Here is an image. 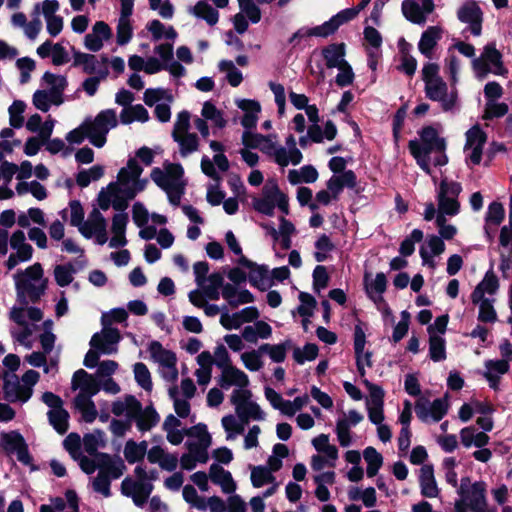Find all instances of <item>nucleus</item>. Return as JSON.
Segmentation results:
<instances>
[{
	"instance_id": "de8ad7c7",
	"label": "nucleus",
	"mask_w": 512,
	"mask_h": 512,
	"mask_svg": "<svg viewBox=\"0 0 512 512\" xmlns=\"http://www.w3.org/2000/svg\"><path fill=\"white\" fill-rule=\"evenodd\" d=\"M489 436L485 432H479L474 426H468L460 431V440L464 447L476 446L482 448L489 442Z\"/></svg>"
},
{
	"instance_id": "cd10ccee",
	"label": "nucleus",
	"mask_w": 512,
	"mask_h": 512,
	"mask_svg": "<svg viewBox=\"0 0 512 512\" xmlns=\"http://www.w3.org/2000/svg\"><path fill=\"white\" fill-rule=\"evenodd\" d=\"M71 388L74 391L79 390L76 397L87 399L92 398L99 392L100 385L93 375L79 369L73 374Z\"/></svg>"
},
{
	"instance_id": "49530a36",
	"label": "nucleus",
	"mask_w": 512,
	"mask_h": 512,
	"mask_svg": "<svg viewBox=\"0 0 512 512\" xmlns=\"http://www.w3.org/2000/svg\"><path fill=\"white\" fill-rule=\"evenodd\" d=\"M133 420L136 422V426L139 431L146 432L158 424L160 417L152 405L143 409L140 404L139 412H137V415L133 417Z\"/></svg>"
},
{
	"instance_id": "c9c22d12",
	"label": "nucleus",
	"mask_w": 512,
	"mask_h": 512,
	"mask_svg": "<svg viewBox=\"0 0 512 512\" xmlns=\"http://www.w3.org/2000/svg\"><path fill=\"white\" fill-rule=\"evenodd\" d=\"M128 221V214L125 213L124 210L113 216L111 226L113 236L109 240L110 248H120L127 244L125 233Z\"/></svg>"
},
{
	"instance_id": "4be33fe9",
	"label": "nucleus",
	"mask_w": 512,
	"mask_h": 512,
	"mask_svg": "<svg viewBox=\"0 0 512 512\" xmlns=\"http://www.w3.org/2000/svg\"><path fill=\"white\" fill-rule=\"evenodd\" d=\"M485 143L486 135L478 126L472 127L466 132L464 154L468 165L480 164Z\"/></svg>"
},
{
	"instance_id": "a19ab883",
	"label": "nucleus",
	"mask_w": 512,
	"mask_h": 512,
	"mask_svg": "<svg viewBox=\"0 0 512 512\" xmlns=\"http://www.w3.org/2000/svg\"><path fill=\"white\" fill-rule=\"evenodd\" d=\"M140 409V402L132 395H126L113 402L111 410L116 416H125L129 421L137 415Z\"/></svg>"
},
{
	"instance_id": "a211bd4d",
	"label": "nucleus",
	"mask_w": 512,
	"mask_h": 512,
	"mask_svg": "<svg viewBox=\"0 0 512 512\" xmlns=\"http://www.w3.org/2000/svg\"><path fill=\"white\" fill-rule=\"evenodd\" d=\"M12 253L5 262L8 270H13L20 263L28 262L33 256V247L27 242L22 230H16L10 236Z\"/></svg>"
},
{
	"instance_id": "338daca9",
	"label": "nucleus",
	"mask_w": 512,
	"mask_h": 512,
	"mask_svg": "<svg viewBox=\"0 0 512 512\" xmlns=\"http://www.w3.org/2000/svg\"><path fill=\"white\" fill-rule=\"evenodd\" d=\"M168 394L173 401L176 414L181 418L187 417L190 413L189 399L180 397L179 388L175 384L168 389Z\"/></svg>"
},
{
	"instance_id": "a18cd8bd",
	"label": "nucleus",
	"mask_w": 512,
	"mask_h": 512,
	"mask_svg": "<svg viewBox=\"0 0 512 512\" xmlns=\"http://www.w3.org/2000/svg\"><path fill=\"white\" fill-rule=\"evenodd\" d=\"M163 430L166 432L167 440L172 445H179L182 443L188 429L181 428V421L174 415H168L162 425Z\"/></svg>"
},
{
	"instance_id": "e433bc0d",
	"label": "nucleus",
	"mask_w": 512,
	"mask_h": 512,
	"mask_svg": "<svg viewBox=\"0 0 512 512\" xmlns=\"http://www.w3.org/2000/svg\"><path fill=\"white\" fill-rule=\"evenodd\" d=\"M218 383L223 389H229L231 386H235V389H246L249 385V379L242 370L231 365L221 371Z\"/></svg>"
},
{
	"instance_id": "473e14b6",
	"label": "nucleus",
	"mask_w": 512,
	"mask_h": 512,
	"mask_svg": "<svg viewBox=\"0 0 512 512\" xmlns=\"http://www.w3.org/2000/svg\"><path fill=\"white\" fill-rule=\"evenodd\" d=\"M221 295L231 308L254 302V296L249 290L239 289L236 285L230 283L222 287Z\"/></svg>"
},
{
	"instance_id": "bf43d9fd",
	"label": "nucleus",
	"mask_w": 512,
	"mask_h": 512,
	"mask_svg": "<svg viewBox=\"0 0 512 512\" xmlns=\"http://www.w3.org/2000/svg\"><path fill=\"white\" fill-rule=\"evenodd\" d=\"M429 357L434 362L446 359V341L436 333H431V337L429 336Z\"/></svg>"
},
{
	"instance_id": "423d86ee",
	"label": "nucleus",
	"mask_w": 512,
	"mask_h": 512,
	"mask_svg": "<svg viewBox=\"0 0 512 512\" xmlns=\"http://www.w3.org/2000/svg\"><path fill=\"white\" fill-rule=\"evenodd\" d=\"M458 498L454 506L466 509L470 512H488L487 485L484 481H472L465 476L460 480L456 489Z\"/></svg>"
},
{
	"instance_id": "4c0bfd02",
	"label": "nucleus",
	"mask_w": 512,
	"mask_h": 512,
	"mask_svg": "<svg viewBox=\"0 0 512 512\" xmlns=\"http://www.w3.org/2000/svg\"><path fill=\"white\" fill-rule=\"evenodd\" d=\"M236 105L244 111V116L241 120V125L245 128L244 131H252L257 125L258 116L261 112L260 103L256 100L239 99L236 101Z\"/></svg>"
},
{
	"instance_id": "09e8293b",
	"label": "nucleus",
	"mask_w": 512,
	"mask_h": 512,
	"mask_svg": "<svg viewBox=\"0 0 512 512\" xmlns=\"http://www.w3.org/2000/svg\"><path fill=\"white\" fill-rule=\"evenodd\" d=\"M33 105L42 112H48L52 105L60 106L64 99L62 96L55 95L50 91L37 90L33 94Z\"/></svg>"
},
{
	"instance_id": "393cba45",
	"label": "nucleus",
	"mask_w": 512,
	"mask_h": 512,
	"mask_svg": "<svg viewBox=\"0 0 512 512\" xmlns=\"http://www.w3.org/2000/svg\"><path fill=\"white\" fill-rule=\"evenodd\" d=\"M73 53V66L80 67L83 73L86 74H96L99 75L100 78H106L108 76V69L106 67V63L108 59L106 57L102 58L103 65L100 64L97 57L93 54L83 53L76 49H72Z\"/></svg>"
},
{
	"instance_id": "13d9d810",
	"label": "nucleus",
	"mask_w": 512,
	"mask_h": 512,
	"mask_svg": "<svg viewBox=\"0 0 512 512\" xmlns=\"http://www.w3.org/2000/svg\"><path fill=\"white\" fill-rule=\"evenodd\" d=\"M146 29L151 33L153 41H159L163 38L175 40L177 37V32L172 26H166L156 19L148 22Z\"/></svg>"
},
{
	"instance_id": "8fccbe9b",
	"label": "nucleus",
	"mask_w": 512,
	"mask_h": 512,
	"mask_svg": "<svg viewBox=\"0 0 512 512\" xmlns=\"http://www.w3.org/2000/svg\"><path fill=\"white\" fill-rule=\"evenodd\" d=\"M357 16V11L353 8L341 10L336 15L331 17L328 21L321 24L325 37L333 34L341 25L354 19Z\"/></svg>"
},
{
	"instance_id": "c756f323",
	"label": "nucleus",
	"mask_w": 512,
	"mask_h": 512,
	"mask_svg": "<svg viewBox=\"0 0 512 512\" xmlns=\"http://www.w3.org/2000/svg\"><path fill=\"white\" fill-rule=\"evenodd\" d=\"M238 263L242 267L248 269V279L253 286L264 289L269 284L268 267L264 265H257L244 255L239 257Z\"/></svg>"
},
{
	"instance_id": "6e6d98bb",
	"label": "nucleus",
	"mask_w": 512,
	"mask_h": 512,
	"mask_svg": "<svg viewBox=\"0 0 512 512\" xmlns=\"http://www.w3.org/2000/svg\"><path fill=\"white\" fill-rule=\"evenodd\" d=\"M147 448L148 443L146 441L128 440L124 446V457L128 463L134 464L145 457Z\"/></svg>"
},
{
	"instance_id": "5701e85b",
	"label": "nucleus",
	"mask_w": 512,
	"mask_h": 512,
	"mask_svg": "<svg viewBox=\"0 0 512 512\" xmlns=\"http://www.w3.org/2000/svg\"><path fill=\"white\" fill-rule=\"evenodd\" d=\"M258 317L259 311L255 306L245 307L238 312L230 313L228 307L224 305L220 315V324L226 330L239 329L244 323L255 321Z\"/></svg>"
},
{
	"instance_id": "052dcab7",
	"label": "nucleus",
	"mask_w": 512,
	"mask_h": 512,
	"mask_svg": "<svg viewBox=\"0 0 512 512\" xmlns=\"http://www.w3.org/2000/svg\"><path fill=\"white\" fill-rule=\"evenodd\" d=\"M401 10L408 21L419 25L425 24L426 17H424L421 12L420 4L415 0H404L402 2Z\"/></svg>"
},
{
	"instance_id": "0eeeda50",
	"label": "nucleus",
	"mask_w": 512,
	"mask_h": 512,
	"mask_svg": "<svg viewBox=\"0 0 512 512\" xmlns=\"http://www.w3.org/2000/svg\"><path fill=\"white\" fill-rule=\"evenodd\" d=\"M183 173L180 164H167L164 170L156 167L151 171V179L166 192L173 205H178L184 194Z\"/></svg>"
},
{
	"instance_id": "1a4fd4ad",
	"label": "nucleus",
	"mask_w": 512,
	"mask_h": 512,
	"mask_svg": "<svg viewBox=\"0 0 512 512\" xmlns=\"http://www.w3.org/2000/svg\"><path fill=\"white\" fill-rule=\"evenodd\" d=\"M124 470L125 464L122 459L101 454L98 457V474L92 481L94 491L109 497L111 480L120 478Z\"/></svg>"
},
{
	"instance_id": "b1692460",
	"label": "nucleus",
	"mask_w": 512,
	"mask_h": 512,
	"mask_svg": "<svg viewBox=\"0 0 512 512\" xmlns=\"http://www.w3.org/2000/svg\"><path fill=\"white\" fill-rule=\"evenodd\" d=\"M120 338L117 328L103 326L101 332H97L92 336L90 346L99 350L102 354H114L117 352Z\"/></svg>"
},
{
	"instance_id": "2f4dec72",
	"label": "nucleus",
	"mask_w": 512,
	"mask_h": 512,
	"mask_svg": "<svg viewBox=\"0 0 512 512\" xmlns=\"http://www.w3.org/2000/svg\"><path fill=\"white\" fill-rule=\"evenodd\" d=\"M499 289V281L492 268H490L484 275L483 279L477 284L471 294L472 302H479L482 299H490L485 295L492 296L496 294Z\"/></svg>"
},
{
	"instance_id": "864d4df0",
	"label": "nucleus",
	"mask_w": 512,
	"mask_h": 512,
	"mask_svg": "<svg viewBox=\"0 0 512 512\" xmlns=\"http://www.w3.org/2000/svg\"><path fill=\"white\" fill-rule=\"evenodd\" d=\"M201 116L211 122L213 133H215V129H223L227 125L224 113L210 101L204 102Z\"/></svg>"
},
{
	"instance_id": "f03ea898",
	"label": "nucleus",
	"mask_w": 512,
	"mask_h": 512,
	"mask_svg": "<svg viewBox=\"0 0 512 512\" xmlns=\"http://www.w3.org/2000/svg\"><path fill=\"white\" fill-rule=\"evenodd\" d=\"M142 172L143 168L138 161L135 158L129 159L127 165L118 172L117 180L100 191L99 207L102 210L110 206L118 211L125 210L128 202L143 191L148 183V179L140 177Z\"/></svg>"
},
{
	"instance_id": "0e129e2a",
	"label": "nucleus",
	"mask_w": 512,
	"mask_h": 512,
	"mask_svg": "<svg viewBox=\"0 0 512 512\" xmlns=\"http://www.w3.org/2000/svg\"><path fill=\"white\" fill-rule=\"evenodd\" d=\"M48 419L49 423L58 433L64 434L67 432L69 427V414L64 408L49 410Z\"/></svg>"
},
{
	"instance_id": "ea45409f",
	"label": "nucleus",
	"mask_w": 512,
	"mask_h": 512,
	"mask_svg": "<svg viewBox=\"0 0 512 512\" xmlns=\"http://www.w3.org/2000/svg\"><path fill=\"white\" fill-rule=\"evenodd\" d=\"M209 478L214 484L220 486L222 492L225 494L234 493L237 488L231 473L218 464H212L210 466Z\"/></svg>"
},
{
	"instance_id": "f257e3e1",
	"label": "nucleus",
	"mask_w": 512,
	"mask_h": 512,
	"mask_svg": "<svg viewBox=\"0 0 512 512\" xmlns=\"http://www.w3.org/2000/svg\"><path fill=\"white\" fill-rule=\"evenodd\" d=\"M17 301L21 306H14L10 311V319L15 323L10 332L14 340L26 348L32 347V335L38 329V322L43 318L40 308L28 306L36 303L45 294L48 280L40 263H34L13 275Z\"/></svg>"
},
{
	"instance_id": "37998d69",
	"label": "nucleus",
	"mask_w": 512,
	"mask_h": 512,
	"mask_svg": "<svg viewBox=\"0 0 512 512\" xmlns=\"http://www.w3.org/2000/svg\"><path fill=\"white\" fill-rule=\"evenodd\" d=\"M419 482L421 494L424 497L435 498L439 494V489L434 476L432 465H423L420 468Z\"/></svg>"
},
{
	"instance_id": "2eb2a0df",
	"label": "nucleus",
	"mask_w": 512,
	"mask_h": 512,
	"mask_svg": "<svg viewBox=\"0 0 512 512\" xmlns=\"http://www.w3.org/2000/svg\"><path fill=\"white\" fill-rule=\"evenodd\" d=\"M148 351L152 360L158 364L161 377L166 382L174 384L178 379L176 354L171 350L165 349L158 341H152L149 344Z\"/></svg>"
},
{
	"instance_id": "603ef678",
	"label": "nucleus",
	"mask_w": 512,
	"mask_h": 512,
	"mask_svg": "<svg viewBox=\"0 0 512 512\" xmlns=\"http://www.w3.org/2000/svg\"><path fill=\"white\" fill-rule=\"evenodd\" d=\"M188 11L193 16L205 20L210 26L215 25L219 20L218 11L204 0L197 2Z\"/></svg>"
},
{
	"instance_id": "a878e982",
	"label": "nucleus",
	"mask_w": 512,
	"mask_h": 512,
	"mask_svg": "<svg viewBox=\"0 0 512 512\" xmlns=\"http://www.w3.org/2000/svg\"><path fill=\"white\" fill-rule=\"evenodd\" d=\"M363 419V415L356 410H349L337 419L335 432L338 442L342 447H349L352 444V435L350 430L358 425Z\"/></svg>"
},
{
	"instance_id": "20e7f679",
	"label": "nucleus",
	"mask_w": 512,
	"mask_h": 512,
	"mask_svg": "<svg viewBox=\"0 0 512 512\" xmlns=\"http://www.w3.org/2000/svg\"><path fill=\"white\" fill-rule=\"evenodd\" d=\"M439 70L436 63L424 65L422 79L425 83V94L430 100L439 102L444 111H453L457 107V90H448L446 82L439 75Z\"/></svg>"
},
{
	"instance_id": "39448f33",
	"label": "nucleus",
	"mask_w": 512,
	"mask_h": 512,
	"mask_svg": "<svg viewBox=\"0 0 512 512\" xmlns=\"http://www.w3.org/2000/svg\"><path fill=\"white\" fill-rule=\"evenodd\" d=\"M186 435L189 437L185 444L188 451L181 456L180 465L185 470H192L198 463L205 464L208 461L212 437L207 426L202 423L189 428Z\"/></svg>"
},
{
	"instance_id": "6e6552de",
	"label": "nucleus",
	"mask_w": 512,
	"mask_h": 512,
	"mask_svg": "<svg viewBox=\"0 0 512 512\" xmlns=\"http://www.w3.org/2000/svg\"><path fill=\"white\" fill-rule=\"evenodd\" d=\"M40 375L35 370L26 371L21 379L14 373L4 374L3 393L8 402L26 403L33 394V387L39 381Z\"/></svg>"
},
{
	"instance_id": "e2e57ef3",
	"label": "nucleus",
	"mask_w": 512,
	"mask_h": 512,
	"mask_svg": "<svg viewBox=\"0 0 512 512\" xmlns=\"http://www.w3.org/2000/svg\"><path fill=\"white\" fill-rule=\"evenodd\" d=\"M367 463L366 473L368 477H374L383 464L382 455L373 447H367L363 452Z\"/></svg>"
},
{
	"instance_id": "5fc2aeb1",
	"label": "nucleus",
	"mask_w": 512,
	"mask_h": 512,
	"mask_svg": "<svg viewBox=\"0 0 512 512\" xmlns=\"http://www.w3.org/2000/svg\"><path fill=\"white\" fill-rule=\"evenodd\" d=\"M16 193L19 196L31 194L38 201L45 200L48 196L47 189L44 185L36 180L20 181L15 187Z\"/></svg>"
},
{
	"instance_id": "9d476101",
	"label": "nucleus",
	"mask_w": 512,
	"mask_h": 512,
	"mask_svg": "<svg viewBox=\"0 0 512 512\" xmlns=\"http://www.w3.org/2000/svg\"><path fill=\"white\" fill-rule=\"evenodd\" d=\"M241 140L245 147L259 149L272 158L280 167H287L284 147L278 144L276 134L262 135L252 131H244Z\"/></svg>"
},
{
	"instance_id": "c85d7f7f",
	"label": "nucleus",
	"mask_w": 512,
	"mask_h": 512,
	"mask_svg": "<svg viewBox=\"0 0 512 512\" xmlns=\"http://www.w3.org/2000/svg\"><path fill=\"white\" fill-rule=\"evenodd\" d=\"M112 37V30L104 21H97L91 32L84 37V46L91 52H98L103 48L104 41Z\"/></svg>"
},
{
	"instance_id": "6ab92c4d",
	"label": "nucleus",
	"mask_w": 512,
	"mask_h": 512,
	"mask_svg": "<svg viewBox=\"0 0 512 512\" xmlns=\"http://www.w3.org/2000/svg\"><path fill=\"white\" fill-rule=\"evenodd\" d=\"M79 232L87 239L95 238L99 245H104L108 242L107 222L105 217L98 209H93L79 227Z\"/></svg>"
},
{
	"instance_id": "79ce46f5",
	"label": "nucleus",
	"mask_w": 512,
	"mask_h": 512,
	"mask_svg": "<svg viewBox=\"0 0 512 512\" xmlns=\"http://www.w3.org/2000/svg\"><path fill=\"white\" fill-rule=\"evenodd\" d=\"M442 37V29L439 26L428 27L421 35L418 43L419 51L428 59L432 58L433 50Z\"/></svg>"
},
{
	"instance_id": "f3484780",
	"label": "nucleus",
	"mask_w": 512,
	"mask_h": 512,
	"mask_svg": "<svg viewBox=\"0 0 512 512\" xmlns=\"http://www.w3.org/2000/svg\"><path fill=\"white\" fill-rule=\"evenodd\" d=\"M252 394L248 389H234L230 401L234 405L236 415L246 424L250 420L261 421L265 418V413L260 406L251 400Z\"/></svg>"
},
{
	"instance_id": "412c9836",
	"label": "nucleus",
	"mask_w": 512,
	"mask_h": 512,
	"mask_svg": "<svg viewBox=\"0 0 512 512\" xmlns=\"http://www.w3.org/2000/svg\"><path fill=\"white\" fill-rule=\"evenodd\" d=\"M457 18L468 25L467 29L474 36L482 33L483 12L475 0H465L457 10Z\"/></svg>"
},
{
	"instance_id": "69168bd1",
	"label": "nucleus",
	"mask_w": 512,
	"mask_h": 512,
	"mask_svg": "<svg viewBox=\"0 0 512 512\" xmlns=\"http://www.w3.org/2000/svg\"><path fill=\"white\" fill-rule=\"evenodd\" d=\"M74 405L80 411L82 419L87 423H92L97 417V410L91 398L84 399L75 397Z\"/></svg>"
},
{
	"instance_id": "dca6fc26",
	"label": "nucleus",
	"mask_w": 512,
	"mask_h": 512,
	"mask_svg": "<svg viewBox=\"0 0 512 512\" xmlns=\"http://www.w3.org/2000/svg\"><path fill=\"white\" fill-rule=\"evenodd\" d=\"M253 208L264 215L272 216L276 206L284 213H289L288 199L276 185H265L262 195L252 199Z\"/></svg>"
},
{
	"instance_id": "f704fd0d",
	"label": "nucleus",
	"mask_w": 512,
	"mask_h": 512,
	"mask_svg": "<svg viewBox=\"0 0 512 512\" xmlns=\"http://www.w3.org/2000/svg\"><path fill=\"white\" fill-rule=\"evenodd\" d=\"M321 56L328 69H336L346 64V46L344 43H332L321 49Z\"/></svg>"
},
{
	"instance_id": "aec40b11",
	"label": "nucleus",
	"mask_w": 512,
	"mask_h": 512,
	"mask_svg": "<svg viewBox=\"0 0 512 512\" xmlns=\"http://www.w3.org/2000/svg\"><path fill=\"white\" fill-rule=\"evenodd\" d=\"M0 448L8 454H16L17 460L24 465L32 463V457L28 450V445L23 436L11 431L0 435Z\"/></svg>"
},
{
	"instance_id": "774afa93",
	"label": "nucleus",
	"mask_w": 512,
	"mask_h": 512,
	"mask_svg": "<svg viewBox=\"0 0 512 512\" xmlns=\"http://www.w3.org/2000/svg\"><path fill=\"white\" fill-rule=\"evenodd\" d=\"M289 347V341L274 345L265 343L260 346V351L268 354L273 362L281 363L285 360Z\"/></svg>"
},
{
	"instance_id": "7c9ffc66",
	"label": "nucleus",
	"mask_w": 512,
	"mask_h": 512,
	"mask_svg": "<svg viewBox=\"0 0 512 512\" xmlns=\"http://www.w3.org/2000/svg\"><path fill=\"white\" fill-rule=\"evenodd\" d=\"M87 265L85 258H79L75 263L59 264L54 267L53 275L58 286L66 287L74 280V275Z\"/></svg>"
},
{
	"instance_id": "c03bdc74",
	"label": "nucleus",
	"mask_w": 512,
	"mask_h": 512,
	"mask_svg": "<svg viewBox=\"0 0 512 512\" xmlns=\"http://www.w3.org/2000/svg\"><path fill=\"white\" fill-rule=\"evenodd\" d=\"M364 285L367 295L373 301L382 300V294L386 290L387 279L384 273H377L374 278L366 273L364 276Z\"/></svg>"
},
{
	"instance_id": "4468645a",
	"label": "nucleus",
	"mask_w": 512,
	"mask_h": 512,
	"mask_svg": "<svg viewBox=\"0 0 512 512\" xmlns=\"http://www.w3.org/2000/svg\"><path fill=\"white\" fill-rule=\"evenodd\" d=\"M461 191L462 187L460 183L443 179L436 191L437 215H442V217L456 216L460 212L458 196Z\"/></svg>"
},
{
	"instance_id": "4d7b16f0",
	"label": "nucleus",
	"mask_w": 512,
	"mask_h": 512,
	"mask_svg": "<svg viewBox=\"0 0 512 512\" xmlns=\"http://www.w3.org/2000/svg\"><path fill=\"white\" fill-rule=\"evenodd\" d=\"M149 120V113L147 109L141 105H131L123 108L120 113V121L123 124H130L134 121L147 122Z\"/></svg>"
},
{
	"instance_id": "58836bf2",
	"label": "nucleus",
	"mask_w": 512,
	"mask_h": 512,
	"mask_svg": "<svg viewBox=\"0 0 512 512\" xmlns=\"http://www.w3.org/2000/svg\"><path fill=\"white\" fill-rule=\"evenodd\" d=\"M356 186V175L352 170L344 171L340 174H334L327 181V189L331 192L334 201L339 199V195L344 188H354Z\"/></svg>"
},
{
	"instance_id": "bb28decb",
	"label": "nucleus",
	"mask_w": 512,
	"mask_h": 512,
	"mask_svg": "<svg viewBox=\"0 0 512 512\" xmlns=\"http://www.w3.org/2000/svg\"><path fill=\"white\" fill-rule=\"evenodd\" d=\"M153 490V485L149 481L133 480L125 478L121 483V492L127 497H131L134 504L142 507Z\"/></svg>"
},
{
	"instance_id": "9b49d317",
	"label": "nucleus",
	"mask_w": 512,
	"mask_h": 512,
	"mask_svg": "<svg viewBox=\"0 0 512 512\" xmlns=\"http://www.w3.org/2000/svg\"><path fill=\"white\" fill-rule=\"evenodd\" d=\"M88 129V140L95 147L101 148L106 143L109 131L118 124V117L114 109H105L94 118L87 117L84 120Z\"/></svg>"
},
{
	"instance_id": "f8f14e48",
	"label": "nucleus",
	"mask_w": 512,
	"mask_h": 512,
	"mask_svg": "<svg viewBox=\"0 0 512 512\" xmlns=\"http://www.w3.org/2000/svg\"><path fill=\"white\" fill-rule=\"evenodd\" d=\"M190 118L188 111L179 112L172 131L173 140L178 144L179 154L183 158L198 151L200 146L197 134L190 132Z\"/></svg>"
},
{
	"instance_id": "72a5a7b5",
	"label": "nucleus",
	"mask_w": 512,
	"mask_h": 512,
	"mask_svg": "<svg viewBox=\"0 0 512 512\" xmlns=\"http://www.w3.org/2000/svg\"><path fill=\"white\" fill-rule=\"evenodd\" d=\"M133 6L134 5H130V3L126 1L124 7H121V13L116 29L117 43L120 46L127 44L133 36V28L130 20V16L133 12Z\"/></svg>"
},
{
	"instance_id": "ddd939ff",
	"label": "nucleus",
	"mask_w": 512,
	"mask_h": 512,
	"mask_svg": "<svg viewBox=\"0 0 512 512\" xmlns=\"http://www.w3.org/2000/svg\"><path fill=\"white\" fill-rule=\"evenodd\" d=\"M472 67L478 79L483 80L488 74L504 76L507 69L502 62V55L494 43L484 46L481 55L472 60Z\"/></svg>"
},
{
	"instance_id": "7ed1b4c3",
	"label": "nucleus",
	"mask_w": 512,
	"mask_h": 512,
	"mask_svg": "<svg viewBox=\"0 0 512 512\" xmlns=\"http://www.w3.org/2000/svg\"><path fill=\"white\" fill-rule=\"evenodd\" d=\"M408 147L417 164L426 173H430L432 165L444 166L448 163L446 141L431 126L424 127L419 132V139L411 140Z\"/></svg>"
},
{
	"instance_id": "680f3d73",
	"label": "nucleus",
	"mask_w": 512,
	"mask_h": 512,
	"mask_svg": "<svg viewBox=\"0 0 512 512\" xmlns=\"http://www.w3.org/2000/svg\"><path fill=\"white\" fill-rule=\"evenodd\" d=\"M59 9L60 4L57 0H44L34 5L33 16L39 18L40 15H43L45 22H47L58 16L57 12Z\"/></svg>"
},
{
	"instance_id": "3c124183",
	"label": "nucleus",
	"mask_w": 512,
	"mask_h": 512,
	"mask_svg": "<svg viewBox=\"0 0 512 512\" xmlns=\"http://www.w3.org/2000/svg\"><path fill=\"white\" fill-rule=\"evenodd\" d=\"M221 425L226 433V440L232 441L243 434L247 424L237 415L228 414L222 417Z\"/></svg>"
}]
</instances>
